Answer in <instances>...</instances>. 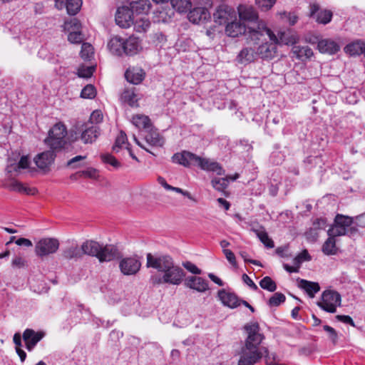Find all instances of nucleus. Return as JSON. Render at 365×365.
<instances>
[{
	"instance_id": "f257e3e1",
	"label": "nucleus",
	"mask_w": 365,
	"mask_h": 365,
	"mask_svg": "<svg viewBox=\"0 0 365 365\" xmlns=\"http://www.w3.org/2000/svg\"><path fill=\"white\" fill-rule=\"evenodd\" d=\"M247 333L245 347L242 348L238 365H254L259 359L264 356L268 365H274L268 349L266 347L260 346L264 339V335L259 332V327L257 322H251L245 326Z\"/></svg>"
},
{
	"instance_id": "f03ea898",
	"label": "nucleus",
	"mask_w": 365,
	"mask_h": 365,
	"mask_svg": "<svg viewBox=\"0 0 365 365\" xmlns=\"http://www.w3.org/2000/svg\"><path fill=\"white\" fill-rule=\"evenodd\" d=\"M249 38L255 44L262 43L258 47L257 55L262 59L270 60L275 57L278 38L271 29L263 24H257V28H250Z\"/></svg>"
},
{
	"instance_id": "7ed1b4c3",
	"label": "nucleus",
	"mask_w": 365,
	"mask_h": 365,
	"mask_svg": "<svg viewBox=\"0 0 365 365\" xmlns=\"http://www.w3.org/2000/svg\"><path fill=\"white\" fill-rule=\"evenodd\" d=\"M66 126L59 122L49 130L48 137L44 140V143L50 149L58 152L66 145Z\"/></svg>"
},
{
	"instance_id": "20e7f679",
	"label": "nucleus",
	"mask_w": 365,
	"mask_h": 365,
	"mask_svg": "<svg viewBox=\"0 0 365 365\" xmlns=\"http://www.w3.org/2000/svg\"><path fill=\"white\" fill-rule=\"evenodd\" d=\"M59 247V242L55 238H43L35 246L36 255L40 257L55 253Z\"/></svg>"
},
{
	"instance_id": "39448f33",
	"label": "nucleus",
	"mask_w": 365,
	"mask_h": 365,
	"mask_svg": "<svg viewBox=\"0 0 365 365\" xmlns=\"http://www.w3.org/2000/svg\"><path fill=\"white\" fill-rule=\"evenodd\" d=\"M174 265L173 259L168 256H161L159 257H153L150 253L147 255V267H153L159 272H165Z\"/></svg>"
},
{
	"instance_id": "423d86ee",
	"label": "nucleus",
	"mask_w": 365,
	"mask_h": 365,
	"mask_svg": "<svg viewBox=\"0 0 365 365\" xmlns=\"http://www.w3.org/2000/svg\"><path fill=\"white\" fill-rule=\"evenodd\" d=\"M141 267L137 256L123 258L119 262V268L124 275H134L138 272Z\"/></svg>"
},
{
	"instance_id": "0eeeda50",
	"label": "nucleus",
	"mask_w": 365,
	"mask_h": 365,
	"mask_svg": "<svg viewBox=\"0 0 365 365\" xmlns=\"http://www.w3.org/2000/svg\"><path fill=\"white\" fill-rule=\"evenodd\" d=\"M184 277L185 272L183 269L173 265L164 272L162 278L159 279V282L179 285L182 283Z\"/></svg>"
},
{
	"instance_id": "6e6552de",
	"label": "nucleus",
	"mask_w": 365,
	"mask_h": 365,
	"mask_svg": "<svg viewBox=\"0 0 365 365\" xmlns=\"http://www.w3.org/2000/svg\"><path fill=\"white\" fill-rule=\"evenodd\" d=\"M309 9V16L314 19L317 23L325 25L331 21L333 16L331 11L322 9L317 3H311Z\"/></svg>"
},
{
	"instance_id": "1a4fd4ad",
	"label": "nucleus",
	"mask_w": 365,
	"mask_h": 365,
	"mask_svg": "<svg viewBox=\"0 0 365 365\" xmlns=\"http://www.w3.org/2000/svg\"><path fill=\"white\" fill-rule=\"evenodd\" d=\"M236 11L234 9L226 6L221 5L218 6L216 11L213 14L214 20L220 25L227 24L230 21L235 20Z\"/></svg>"
},
{
	"instance_id": "9d476101",
	"label": "nucleus",
	"mask_w": 365,
	"mask_h": 365,
	"mask_svg": "<svg viewBox=\"0 0 365 365\" xmlns=\"http://www.w3.org/2000/svg\"><path fill=\"white\" fill-rule=\"evenodd\" d=\"M81 139L84 143H93L100 135V128L93 123H84L81 128Z\"/></svg>"
},
{
	"instance_id": "9b49d317",
	"label": "nucleus",
	"mask_w": 365,
	"mask_h": 365,
	"mask_svg": "<svg viewBox=\"0 0 365 365\" xmlns=\"http://www.w3.org/2000/svg\"><path fill=\"white\" fill-rule=\"evenodd\" d=\"M55 152L56 151L51 149L50 150L38 154L34 160L36 166L45 172L48 171L50 166L54 162L56 158Z\"/></svg>"
},
{
	"instance_id": "f8f14e48",
	"label": "nucleus",
	"mask_w": 365,
	"mask_h": 365,
	"mask_svg": "<svg viewBox=\"0 0 365 365\" xmlns=\"http://www.w3.org/2000/svg\"><path fill=\"white\" fill-rule=\"evenodd\" d=\"M240 19L237 20V16L235 20L230 21L225 27V33L230 37H237L242 34H249V31L251 27H247L244 22H241Z\"/></svg>"
},
{
	"instance_id": "ddd939ff",
	"label": "nucleus",
	"mask_w": 365,
	"mask_h": 365,
	"mask_svg": "<svg viewBox=\"0 0 365 365\" xmlns=\"http://www.w3.org/2000/svg\"><path fill=\"white\" fill-rule=\"evenodd\" d=\"M133 13L127 6L119 7L115 14V22L121 28H128L133 24Z\"/></svg>"
},
{
	"instance_id": "4468645a",
	"label": "nucleus",
	"mask_w": 365,
	"mask_h": 365,
	"mask_svg": "<svg viewBox=\"0 0 365 365\" xmlns=\"http://www.w3.org/2000/svg\"><path fill=\"white\" fill-rule=\"evenodd\" d=\"M44 336L45 333L42 331H35L31 329H26L22 336L26 349L29 351H32Z\"/></svg>"
},
{
	"instance_id": "2eb2a0df",
	"label": "nucleus",
	"mask_w": 365,
	"mask_h": 365,
	"mask_svg": "<svg viewBox=\"0 0 365 365\" xmlns=\"http://www.w3.org/2000/svg\"><path fill=\"white\" fill-rule=\"evenodd\" d=\"M197 160H199L198 155L186 150L176 153L172 157L173 163L186 168L190 167L191 165H196Z\"/></svg>"
},
{
	"instance_id": "dca6fc26",
	"label": "nucleus",
	"mask_w": 365,
	"mask_h": 365,
	"mask_svg": "<svg viewBox=\"0 0 365 365\" xmlns=\"http://www.w3.org/2000/svg\"><path fill=\"white\" fill-rule=\"evenodd\" d=\"M196 165L207 172H212L218 175H225V170L220 163L208 158H203L198 156Z\"/></svg>"
},
{
	"instance_id": "f3484780",
	"label": "nucleus",
	"mask_w": 365,
	"mask_h": 365,
	"mask_svg": "<svg viewBox=\"0 0 365 365\" xmlns=\"http://www.w3.org/2000/svg\"><path fill=\"white\" fill-rule=\"evenodd\" d=\"M119 252L117 247L113 245H101L99 254L97 256L98 259L101 262H110L119 257Z\"/></svg>"
},
{
	"instance_id": "a211bd4d",
	"label": "nucleus",
	"mask_w": 365,
	"mask_h": 365,
	"mask_svg": "<svg viewBox=\"0 0 365 365\" xmlns=\"http://www.w3.org/2000/svg\"><path fill=\"white\" fill-rule=\"evenodd\" d=\"M240 19L245 22L257 23L259 19L257 12L252 7L240 5L237 8Z\"/></svg>"
},
{
	"instance_id": "6ab92c4d",
	"label": "nucleus",
	"mask_w": 365,
	"mask_h": 365,
	"mask_svg": "<svg viewBox=\"0 0 365 365\" xmlns=\"http://www.w3.org/2000/svg\"><path fill=\"white\" fill-rule=\"evenodd\" d=\"M185 285L198 292H204L209 289L207 281L196 276L187 277L185 280Z\"/></svg>"
},
{
	"instance_id": "aec40b11",
	"label": "nucleus",
	"mask_w": 365,
	"mask_h": 365,
	"mask_svg": "<svg viewBox=\"0 0 365 365\" xmlns=\"http://www.w3.org/2000/svg\"><path fill=\"white\" fill-rule=\"evenodd\" d=\"M334 221L335 223L340 225L341 227L344 228L345 231L349 232V236H353L358 232V229L356 227L351 226L354 220L351 217L341 214H337L335 216Z\"/></svg>"
},
{
	"instance_id": "412c9836",
	"label": "nucleus",
	"mask_w": 365,
	"mask_h": 365,
	"mask_svg": "<svg viewBox=\"0 0 365 365\" xmlns=\"http://www.w3.org/2000/svg\"><path fill=\"white\" fill-rule=\"evenodd\" d=\"M210 19V14L205 7H196L190 10L188 19L194 24H199Z\"/></svg>"
},
{
	"instance_id": "4be33fe9",
	"label": "nucleus",
	"mask_w": 365,
	"mask_h": 365,
	"mask_svg": "<svg viewBox=\"0 0 365 365\" xmlns=\"http://www.w3.org/2000/svg\"><path fill=\"white\" fill-rule=\"evenodd\" d=\"M145 71L139 67L128 68L125 73L126 80L135 85L140 83L145 78Z\"/></svg>"
},
{
	"instance_id": "5701e85b",
	"label": "nucleus",
	"mask_w": 365,
	"mask_h": 365,
	"mask_svg": "<svg viewBox=\"0 0 365 365\" xmlns=\"http://www.w3.org/2000/svg\"><path fill=\"white\" fill-rule=\"evenodd\" d=\"M341 298H319L316 304L322 309L329 313L336 312V307L341 306Z\"/></svg>"
},
{
	"instance_id": "b1692460",
	"label": "nucleus",
	"mask_w": 365,
	"mask_h": 365,
	"mask_svg": "<svg viewBox=\"0 0 365 365\" xmlns=\"http://www.w3.org/2000/svg\"><path fill=\"white\" fill-rule=\"evenodd\" d=\"M253 232L262 243L267 248H273L274 247V242L268 236L265 228L259 225H252L250 229Z\"/></svg>"
},
{
	"instance_id": "393cba45",
	"label": "nucleus",
	"mask_w": 365,
	"mask_h": 365,
	"mask_svg": "<svg viewBox=\"0 0 365 365\" xmlns=\"http://www.w3.org/2000/svg\"><path fill=\"white\" fill-rule=\"evenodd\" d=\"M140 49V43L138 38L130 36L124 39L123 50H125V52H123V55L134 56L137 54Z\"/></svg>"
},
{
	"instance_id": "a878e982",
	"label": "nucleus",
	"mask_w": 365,
	"mask_h": 365,
	"mask_svg": "<svg viewBox=\"0 0 365 365\" xmlns=\"http://www.w3.org/2000/svg\"><path fill=\"white\" fill-rule=\"evenodd\" d=\"M124 38L115 36L110 39L108 48L111 53L118 56H123Z\"/></svg>"
},
{
	"instance_id": "bb28decb",
	"label": "nucleus",
	"mask_w": 365,
	"mask_h": 365,
	"mask_svg": "<svg viewBox=\"0 0 365 365\" xmlns=\"http://www.w3.org/2000/svg\"><path fill=\"white\" fill-rule=\"evenodd\" d=\"M101 245L96 241L86 240L81 245L82 255H86L97 258Z\"/></svg>"
},
{
	"instance_id": "cd10ccee",
	"label": "nucleus",
	"mask_w": 365,
	"mask_h": 365,
	"mask_svg": "<svg viewBox=\"0 0 365 365\" xmlns=\"http://www.w3.org/2000/svg\"><path fill=\"white\" fill-rule=\"evenodd\" d=\"M317 47L321 53L334 54L339 50V45L330 39H322L318 42Z\"/></svg>"
},
{
	"instance_id": "c85d7f7f",
	"label": "nucleus",
	"mask_w": 365,
	"mask_h": 365,
	"mask_svg": "<svg viewBox=\"0 0 365 365\" xmlns=\"http://www.w3.org/2000/svg\"><path fill=\"white\" fill-rule=\"evenodd\" d=\"M130 10L137 14H146L151 8L150 0L133 1L130 4Z\"/></svg>"
},
{
	"instance_id": "c756f323",
	"label": "nucleus",
	"mask_w": 365,
	"mask_h": 365,
	"mask_svg": "<svg viewBox=\"0 0 365 365\" xmlns=\"http://www.w3.org/2000/svg\"><path fill=\"white\" fill-rule=\"evenodd\" d=\"M257 56V52L253 48L246 47L241 50L237 56V59L240 63L247 64L254 61Z\"/></svg>"
},
{
	"instance_id": "7c9ffc66",
	"label": "nucleus",
	"mask_w": 365,
	"mask_h": 365,
	"mask_svg": "<svg viewBox=\"0 0 365 365\" xmlns=\"http://www.w3.org/2000/svg\"><path fill=\"white\" fill-rule=\"evenodd\" d=\"M364 49L365 43L361 40L353 41L344 47L345 53L350 56H359L364 53Z\"/></svg>"
},
{
	"instance_id": "2f4dec72",
	"label": "nucleus",
	"mask_w": 365,
	"mask_h": 365,
	"mask_svg": "<svg viewBox=\"0 0 365 365\" xmlns=\"http://www.w3.org/2000/svg\"><path fill=\"white\" fill-rule=\"evenodd\" d=\"M299 287L304 289L309 297H314L320 290L318 282H311L306 279H300Z\"/></svg>"
},
{
	"instance_id": "473e14b6",
	"label": "nucleus",
	"mask_w": 365,
	"mask_h": 365,
	"mask_svg": "<svg viewBox=\"0 0 365 365\" xmlns=\"http://www.w3.org/2000/svg\"><path fill=\"white\" fill-rule=\"evenodd\" d=\"M132 123L138 129H149L152 126L150 119L148 116L143 114L134 115L131 120Z\"/></svg>"
},
{
	"instance_id": "72a5a7b5",
	"label": "nucleus",
	"mask_w": 365,
	"mask_h": 365,
	"mask_svg": "<svg viewBox=\"0 0 365 365\" xmlns=\"http://www.w3.org/2000/svg\"><path fill=\"white\" fill-rule=\"evenodd\" d=\"M10 190L16 191L19 192L26 193L27 195H34L37 192V190L35 187H29L25 186L21 182L14 180L9 185Z\"/></svg>"
},
{
	"instance_id": "f704fd0d",
	"label": "nucleus",
	"mask_w": 365,
	"mask_h": 365,
	"mask_svg": "<svg viewBox=\"0 0 365 365\" xmlns=\"http://www.w3.org/2000/svg\"><path fill=\"white\" fill-rule=\"evenodd\" d=\"M62 255L67 259H77L83 256L81 247L79 248L76 244L68 246L63 250Z\"/></svg>"
},
{
	"instance_id": "c9c22d12",
	"label": "nucleus",
	"mask_w": 365,
	"mask_h": 365,
	"mask_svg": "<svg viewBox=\"0 0 365 365\" xmlns=\"http://www.w3.org/2000/svg\"><path fill=\"white\" fill-rule=\"evenodd\" d=\"M121 100L131 107L138 106V99L134 88L125 90L121 95Z\"/></svg>"
},
{
	"instance_id": "e433bc0d",
	"label": "nucleus",
	"mask_w": 365,
	"mask_h": 365,
	"mask_svg": "<svg viewBox=\"0 0 365 365\" xmlns=\"http://www.w3.org/2000/svg\"><path fill=\"white\" fill-rule=\"evenodd\" d=\"M292 52L296 58L300 60H303L304 58H309L313 56V51L308 46L295 45L292 47Z\"/></svg>"
},
{
	"instance_id": "4c0bfd02",
	"label": "nucleus",
	"mask_w": 365,
	"mask_h": 365,
	"mask_svg": "<svg viewBox=\"0 0 365 365\" xmlns=\"http://www.w3.org/2000/svg\"><path fill=\"white\" fill-rule=\"evenodd\" d=\"M145 140L146 143L152 146L161 147L164 144L163 138L156 130H149L145 136Z\"/></svg>"
},
{
	"instance_id": "58836bf2",
	"label": "nucleus",
	"mask_w": 365,
	"mask_h": 365,
	"mask_svg": "<svg viewBox=\"0 0 365 365\" xmlns=\"http://www.w3.org/2000/svg\"><path fill=\"white\" fill-rule=\"evenodd\" d=\"M170 3L173 8L179 13L187 12L192 6L190 0H170Z\"/></svg>"
},
{
	"instance_id": "ea45409f",
	"label": "nucleus",
	"mask_w": 365,
	"mask_h": 365,
	"mask_svg": "<svg viewBox=\"0 0 365 365\" xmlns=\"http://www.w3.org/2000/svg\"><path fill=\"white\" fill-rule=\"evenodd\" d=\"M336 251L335 238L332 236H329L322 246V252L327 255H335Z\"/></svg>"
},
{
	"instance_id": "a19ab883",
	"label": "nucleus",
	"mask_w": 365,
	"mask_h": 365,
	"mask_svg": "<svg viewBox=\"0 0 365 365\" xmlns=\"http://www.w3.org/2000/svg\"><path fill=\"white\" fill-rule=\"evenodd\" d=\"M134 29L136 32H146L150 26V21L145 17H140L133 21Z\"/></svg>"
},
{
	"instance_id": "79ce46f5",
	"label": "nucleus",
	"mask_w": 365,
	"mask_h": 365,
	"mask_svg": "<svg viewBox=\"0 0 365 365\" xmlns=\"http://www.w3.org/2000/svg\"><path fill=\"white\" fill-rule=\"evenodd\" d=\"M123 145H125V148L130 147L125 133L121 130L115 139V144L113 146V150L118 153L120 148H123Z\"/></svg>"
},
{
	"instance_id": "37998d69",
	"label": "nucleus",
	"mask_w": 365,
	"mask_h": 365,
	"mask_svg": "<svg viewBox=\"0 0 365 365\" xmlns=\"http://www.w3.org/2000/svg\"><path fill=\"white\" fill-rule=\"evenodd\" d=\"M82 6L81 0H66V8L69 15L74 16L80 10Z\"/></svg>"
},
{
	"instance_id": "c03bdc74",
	"label": "nucleus",
	"mask_w": 365,
	"mask_h": 365,
	"mask_svg": "<svg viewBox=\"0 0 365 365\" xmlns=\"http://www.w3.org/2000/svg\"><path fill=\"white\" fill-rule=\"evenodd\" d=\"M297 42V36L290 31L280 32L279 34L278 43L289 45L294 44Z\"/></svg>"
},
{
	"instance_id": "a18cd8bd",
	"label": "nucleus",
	"mask_w": 365,
	"mask_h": 365,
	"mask_svg": "<svg viewBox=\"0 0 365 365\" xmlns=\"http://www.w3.org/2000/svg\"><path fill=\"white\" fill-rule=\"evenodd\" d=\"M348 231H345V230L341 227L340 225L335 223L334 220L333 225L327 231V235L329 236H332L334 238L339 236L348 235Z\"/></svg>"
},
{
	"instance_id": "49530a36",
	"label": "nucleus",
	"mask_w": 365,
	"mask_h": 365,
	"mask_svg": "<svg viewBox=\"0 0 365 365\" xmlns=\"http://www.w3.org/2000/svg\"><path fill=\"white\" fill-rule=\"evenodd\" d=\"M211 184L212 187L217 191L222 192L228 186V180L227 178H217L212 180Z\"/></svg>"
},
{
	"instance_id": "de8ad7c7",
	"label": "nucleus",
	"mask_w": 365,
	"mask_h": 365,
	"mask_svg": "<svg viewBox=\"0 0 365 365\" xmlns=\"http://www.w3.org/2000/svg\"><path fill=\"white\" fill-rule=\"evenodd\" d=\"M93 54V47L88 43H83L80 52L81 57L84 60H90Z\"/></svg>"
},
{
	"instance_id": "09e8293b",
	"label": "nucleus",
	"mask_w": 365,
	"mask_h": 365,
	"mask_svg": "<svg viewBox=\"0 0 365 365\" xmlns=\"http://www.w3.org/2000/svg\"><path fill=\"white\" fill-rule=\"evenodd\" d=\"M260 287L269 292H274L277 289L275 282L269 277H265L259 282Z\"/></svg>"
},
{
	"instance_id": "8fccbe9b",
	"label": "nucleus",
	"mask_w": 365,
	"mask_h": 365,
	"mask_svg": "<svg viewBox=\"0 0 365 365\" xmlns=\"http://www.w3.org/2000/svg\"><path fill=\"white\" fill-rule=\"evenodd\" d=\"M304 162L311 165L312 167L319 168L320 170L322 169L323 165H324V160L321 155L309 156L304 160Z\"/></svg>"
},
{
	"instance_id": "3c124183",
	"label": "nucleus",
	"mask_w": 365,
	"mask_h": 365,
	"mask_svg": "<svg viewBox=\"0 0 365 365\" xmlns=\"http://www.w3.org/2000/svg\"><path fill=\"white\" fill-rule=\"evenodd\" d=\"M29 163L30 162L29 158L26 155H24L20 158V160L18 163V164L15 165L14 168L11 165L8 166L7 170L8 172L11 173L12 172V170L17 171L19 169H25L29 168Z\"/></svg>"
},
{
	"instance_id": "603ef678",
	"label": "nucleus",
	"mask_w": 365,
	"mask_h": 365,
	"mask_svg": "<svg viewBox=\"0 0 365 365\" xmlns=\"http://www.w3.org/2000/svg\"><path fill=\"white\" fill-rule=\"evenodd\" d=\"M102 161L104 163L109 164L115 169L120 168V163L110 154H103L101 156Z\"/></svg>"
},
{
	"instance_id": "864d4df0",
	"label": "nucleus",
	"mask_w": 365,
	"mask_h": 365,
	"mask_svg": "<svg viewBox=\"0 0 365 365\" xmlns=\"http://www.w3.org/2000/svg\"><path fill=\"white\" fill-rule=\"evenodd\" d=\"M64 29L68 31V32H71L72 31H81V24L77 19L74 18L71 19L69 21L65 22Z\"/></svg>"
},
{
	"instance_id": "5fc2aeb1",
	"label": "nucleus",
	"mask_w": 365,
	"mask_h": 365,
	"mask_svg": "<svg viewBox=\"0 0 365 365\" xmlns=\"http://www.w3.org/2000/svg\"><path fill=\"white\" fill-rule=\"evenodd\" d=\"M96 95V91L95 87L91 85L88 84L86 86L81 92V97L83 98H89L92 99L95 98Z\"/></svg>"
},
{
	"instance_id": "6e6d98bb",
	"label": "nucleus",
	"mask_w": 365,
	"mask_h": 365,
	"mask_svg": "<svg viewBox=\"0 0 365 365\" xmlns=\"http://www.w3.org/2000/svg\"><path fill=\"white\" fill-rule=\"evenodd\" d=\"M95 71L93 66H81L78 69V76L81 78H90Z\"/></svg>"
},
{
	"instance_id": "4d7b16f0",
	"label": "nucleus",
	"mask_w": 365,
	"mask_h": 365,
	"mask_svg": "<svg viewBox=\"0 0 365 365\" xmlns=\"http://www.w3.org/2000/svg\"><path fill=\"white\" fill-rule=\"evenodd\" d=\"M221 303L230 308L234 309L237 307L241 304V300L239 298H218Z\"/></svg>"
},
{
	"instance_id": "13d9d810",
	"label": "nucleus",
	"mask_w": 365,
	"mask_h": 365,
	"mask_svg": "<svg viewBox=\"0 0 365 365\" xmlns=\"http://www.w3.org/2000/svg\"><path fill=\"white\" fill-rule=\"evenodd\" d=\"M68 40L71 43H81L83 40V35L81 31H72L68 35Z\"/></svg>"
},
{
	"instance_id": "bf43d9fd",
	"label": "nucleus",
	"mask_w": 365,
	"mask_h": 365,
	"mask_svg": "<svg viewBox=\"0 0 365 365\" xmlns=\"http://www.w3.org/2000/svg\"><path fill=\"white\" fill-rule=\"evenodd\" d=\"M276 1L277 0H255V2L262 11H267L274 6Z\"/></svg>"
},
{
	"instance_id": "052dcab7",
	"label": "nucleus",
	"mask_w": 365,
	"mask_h": 365,
	"mask_svg": "<svg viewBox=\"0 0 365 365\" xmlns=\"http://www.w3.org/2000/svg\"><path fill=\"white\" fill-rule=\"evenodd\" d=\"M323 329L326 331L329 336V338L333 343H336L338 341V334L336 331L329 325H324Z\"/></svg>"
},
{
	"instance_id": "680f3d73",
	"label": "nucleus",
	"mask_w": 365,
	"mask_h": 365,
	"mask_svg": "<svg viewBox=\"0 0 365 365\" xmlns=\"http://www.w3.org/2000/svg\"><path fill=\"white\" fill-rule=\"evenodd\" d=\"M103 120V114L101 110H94L91 116L90 120L86 123H93L94 125H98V124L101 122Z\"/></svg>"
},
{
	"instance_id": "e2e57ef3",
	"label": "nucleus",
	"mask_w": 365,
	"mask_h": 365,
	"mask_svg": "<svg viewBox=\"0 0 365 365\" xmlns=\"http://www.w3.org/2000/svg\"><path fill=\"white\" fill-rule=\"evenodd\" d=\"M327 226V220L325 218H317L314 220L312 227L310 229V232L312 230H323Z\"/></svg>"
},
{
	"instance_id": "0e129e2a",
	"label": "nucleus",
	"mask_w": 365,
	"mask_h": 365,
	"mask_svg": "<svg viewBox=\"0 0 365 365\" xmlns=\"http://www.w3.org/2000/svg\"><path fill=\"white\" fill-rule=\"evenodd\" d=\"M182 266L192 274H200L202 273V270L190 261L183 262Z\"/></svg>"
},
{
	"instance_id": "69168bd1",
	"label": "nucleus",
	"mask_w": 365,
	"mask_h": 365,
	"mask_svg": "<svg viewBox=\"0 0 365 365\" xmlns=\"http://www.w3.org/2000/svg\"><path fill=\"white\" fill-rule=\"evenodd\" d=\"M26 261L20 256L15 257L11 261V266L13 268L21 269L26 265Z\"/></svg>"
},
{
	"instance_id": "338daca9",
	"label": "nucleus",
	"mask_w": 365,
	"mask_h": 365,
	"mask_svg": "<svg viewBox=\"0 0 365 365\" xmlns=\"http://www.w3.org/2000/svg\"><path fill=\"white\" fill-rule=\"evenodd\" d=\"M170 190L171 191H175L178 193H180L182 194V195H184L185 197H187L188 199H190V200L193 201V202H197L196 199L187 190H184L180 187H173L172 186L170 189Z\"/></svg>"
},
{
	"instance_id": "774afa93",
	"label": "nucleus",
	"mask_w": 365,
	"mask_h": 365,
	"mask_svg": "<svg viewBox=\"0 0 365 365\" xmlns=\"http://www.w3.org/2000/svg\"><path fill=\"white\" fill-rule=\"evenodd\" d=\"M223 253L225 255L226 259L230 264H232V265H236L237 263L235 254L230 250L224 249Z\"/></svg>"
}]
</instances>
